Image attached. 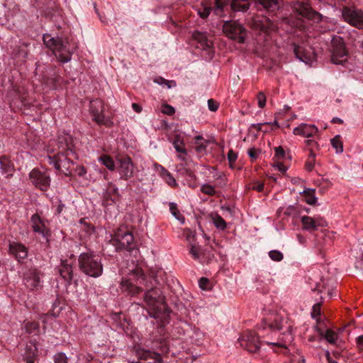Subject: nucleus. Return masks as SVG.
Instances as JSON below:
<instances>
[{
    "label": "nucleus",
    "mask_w": 363,
    "mask_h": 363,
    "mask_svg": "<svg viewBox=\"0 0 363 363\" xmlns=\"http://www.w3.org/2000/svg\"><path fill=\"white\" fill-rule=\"evenodd\" d=\"M129 279H123L121 290L130 296H136L147 289L143 301L147 306L153 311L152 316L162 320V325L169 323V311L164 304V296L160 288L155 286V280L150 276L144 274L143 270L136 267L130 271Z\"/></svg>",
    "instance_id": "nucleus-1"
},
{
    "label": "nucleus",
    "mask_w": 363,
    "mask_h": 363,
    "mask_svg": "<svg viewBox=\"0 0 363 363\" xmlns=\"http://www.w3.org/2000/svg\"><path fill=\"white\" fill-rule=\"evenodd\" d=\"M56 143L57 152L53 155L47 156L48 162L60 173L69 176L74 164L73 158H76L73 138L67 133H63L58 136Z\"/></svg>",
    "instance_id": "nucleus-2"
},
{
    "label": "nucleus",
    "mask_w": 363,
    "mask_h": 363,
    "mask_svg": "<svg viewBox=\"0 0 363 363\" xmlns=\"http://www.w3.org/2000/svg\"><path fill=\"white\" fill-rule=\"evenodd\" d=\"M261 326L264 330L269 329L272 334H277L278 331L284 330L279 334L277 342L266 341L267 345L286 349L287 345L293 341L291 324L289 323L287 318L281 314H273L264 318Z\"/></svg>",
    "instance_id": "nucleus-3"
},
{
    "label": "nucleus",
    "mask_w": 363,
    "mask_h": 363,
    "mask_svg": "<svg viewBox=\"0 0 363 363\" xmlns=\"http://www.w3.org/2000/svg\"><path fill=\"white\" fill-rule=\"evenodd\" d=\"M78 263L79 269L86 275L96 278L103 273L101 258L92 252L80 254Z\"/></svg>",
    "instance_id": "nucleus-4"
},
{
    "label": "nucleus",
    "mask_w": 363,
    "mask_h": 363,
    "mask_svg": "<svg viewBox=\"0 0 363 363\" xmlns=\"http://www.w3.org/2000/svg\"><path fill=\"white\" fill-rule=\"evenodd\" d=\"M45 45L52 50L55 57L62 62L70 61L72 51L69 48L67 39L62 40L60 38L52 37L50 34L43 35Z\"/></svg>",
    "instance_id": "nucleus-5"
},
{
    "label": "nucleus",
    "mask_w": 363,
    "mask_h": 363,
    "mask_svg": "<svg viewBox=\"0 0 363 363\" xmlns=\"http://www.w3.org/2000/svg\"><path fill=\"white\" fill-rule=\"evenodd\" d=\"M111 242L116 250L131 251L135 246L133 233L125 226H121L116 230Z\"/></svg>",
    "instance_id": "nucleus-6"
},
{
    "label": "nucleus",
    "mask_w": 363,
    "mask_h": 363,
    "mask_svg": "<svg viewBox=\"0 0 363 363\" xmlns=\"http://www.w3.org/2000/svg\"><path fill=\"white\" fill-rule=\"evenodd\" d=\"M106 104L99 99L91 100L89 106V113L93 121L98 125L109 126L111 123L110 119L105 116Z\"/></svg>",
    "instance_id": "nucleus-7"
},
{
    "label": "nucleus",
    "mask_w": 363,
    "mask_h": 363,
    "mask_svg": "<svg viewBox=\"0 0 363 363\" xmlns=\"http://www.w3.org/2000/svg\"><path fill=\"white\" fill-rule=\"evenodd\" d=\"M223 32L230 39L243 43L247 36L246 28L236 21H226L223 24Z\"/></svg>",
    "instance_id": "nucleus-8"
},
{
    "label": "nucleus",
    "mask_w": 363,
    "mask_h": 363,
    "mask_svg": "<svg viewBox=\"0 0 363 363\" xmlns=\"http://www.w3.org/2000/svg\"><path fill=\"white\" fill-rule=\"evenodd\" d=\"M116 164L121 179L128 181L135 176L136 167L129 156L117 157Z\"/></svg>",
    "instance_id": "nucleus-9"
},
{
    "label": "nucleus",
    "mask_w": 363,
    "mask_h": 363,
    "mask_svg": "<svg viewBox=\"0 0 363 363\" xmlns=\"http://www.w3.org/2000/svg\"><path fill=\"white\" fill-rule=\"evenodd\" d=\"M30 182L41 191H47L50 186V176L47 170L35 168L29 173Z\"/></svg>",
    "instance_id": "nucleus-10"
},
{
    "label": "nucleus",
    "mask_w": 363,
    "mask_h": 363,
    "mask_svg": "<svg viewBox=\"0 0 363 363\" xmlns=\"http://www.w3.org/2000/svg\"><path fill=\"white\" fill-rule=\"evenodd\" d=\"M332 46L331 61L333 64L343 65L347 61V52L342 39L340 37L333 38Z\"/></svg>",
    "instance_id": "nucleus-11"
},
{
    "label": "nucleus",
    "mask_w": 363,
    "mask_h": 363,
    "mask_svg": "<svg viewBox=\"0 0 363 363\" xmlns=\"http://www.w3.org/2000/svg\"><path fill=\"white\" fill-rule=\"evenodd\" d=\"M293 9L298 14L310 20L319 21L322 18V16L313 10L311 6L304 1L297 0L294 1Z\"/></svg>",
    "instance_id": "nucleus-12"
},
{
    "label": "nucleus",
    "mask_w": 363,
    "mask_h": 363,
    "mask_svg": "<svg viewBox=\"0 0 363 363\" xmlns=\"http://www.w3.org/2000/svg\"><path fill=\"white\" fill-rule=\"evenodd\" d=\"M242 347L249 352H256L260 347V342L257 334L253 331L245 332L238 340Z\"/></svg>",
    "instance_id": "nucleus-13"
},
{
    "label": "nucleus",
    "mask_w": 363,
    "mask_h": 363,
    "mask_svg": "<svg viewBox=\"0 0 363 363\" xmlns=\"http://www.w3.org/2000/svg\"><path fill=\"white\" fill-rule=\"evenodd\" d=\"M342 15L344 20L351 26L363 29V12L361 10L345 7Z\"/></svg>",
    "instance_id": "nucleus-14"
},
{
    "label": "nucleus",
    "mask_w": 363,
    "mask_h": 363,
    "mask_svg": "<svg viewBox=\"0 0 363 363\" xmlns=\"http://www.w3.org/2000/svg\"><path fill=\"white\" fill-rule=\"evenodd\" d=\"M250 25L254 30L262 31L264 33L275 30L276 29V26L269 18L262 16L254 17Z\"/></svg>",
    "instance_id": "nucleus-15"
},
{
    "label": "nucleus",
    "mask_w": 363,
    "mask_h": 363,
    "mask_svg": "<svg viewBox=\"0 0 363 363\" xmlns=\"http://www.w3.org/2000/svg\"><path fill=\"white\" fill-rule=\"evenodd\" d=\"M301 221L303 229L308 232L315 231L319 227L327 226V222L320 216L312 218L308 216H303L301 217Z\"/></svg>",
    "instance_id": "nucleus-16"
},
{
    "label": "nucleus",
    "mask_w": 363,
    "mask_h": 363,
    "mask_svg": "<svg viewBox=\"0 0 363 363\" xmlns=\"http://www.w3.org/2000/svg\"><path fill=\"white\" fill-rule=\"evenodd\" d=\"M30 223L32 229L35 233L41 235L44 238L48 241V238L50 235L49 229L46 227L44 220L37 213L33 214L30 218Z\"/></svg>",
    "instance_id": "nucleus-17"
},
{
    "label": "nucleus",
    "mask_w": 363,
    "mask_h": 363,
    "mask_svg": "<svg viewBox=\"0 0 363 363\" xmlns=\"http://www.w3.org/2000/svg\"><path fill=\"white\" fill-rule=\"evenodd\" d=\"M136 354L139 359L147 361L148 363H162V359L160 354L149 350L138 349Z\"/></svg>",
    "instance_id": "nucleus-18"
},
{
    "label": "nucleus",
    "mask_w": 363,
    "mask_h": 363,
    "mask_svg": "<svg viewBox=\"0 0 363 363\" xmlns=\"http://www.w3.org/2000/svg\"><path fill=\"white\" fill-rule=\"evenodd\" d=\"M9 252L18 262L26 259L28 256L27 248L23 244L18 242H11L9 244Z\"/></svg>",
    "instance_id": "nucleus-19"
},
{
    "label": "nucleus",
    "mask_w": 363,
    "mask_h": 363,
    "mask_svg": "<svg viewBox=\"0 0 363 363\" xmlns=\"http://www.w3.org/2000/svg\"><path fill=\"white\" fill-rule=\"evenodd\" d=\"M294 52L298 59L306 63H309L314 58V53L311 48L306 49L301 45H294Z\"/></svg>",
    "instance_id": "nucleus-20"
},
{
    "label": "nucleus",
    "mask_w": 363,
    "mask_h": 363,
    "mask_svg": "<svg viewBox=\"0 0 363 363\" xmlns=\"http://www.w3.org/2000/svg\"><path fill=\"white\" fill-rule=\"evenodd\" d=\"M294 135L306 138L313 137L318 133V128L314 125L302 123L293 130Z\"/></svg>",
    "instance_id": "nucleus-21"
},
{
    "label": "nucleus",
    "mask_w": 363,
    "mask_h": 363,
    "mask_svg": "<svg viewBox=\"0 0 363 363\" xmlns=\"http://www.w3.org/2000/svg\"><path fill=\"white\" fill-rule=\"evenodd\" d=\"M26 285L28 288L33 290L40 286V273L35 269L30 270L25 278Z\"/></svg>",
    "instance_id": "nucleus-22"
},
{
    "label": "nucleus",
    "mask_w": 363,
    "mask_h": 363,
    "mask_svg": "<svg viewBox=\"0 0 363 363\" xmlns=\"http://www.w3.org/2000/svg\"><path fill=\"white\" fill-rule=\"evenodd\" d=\"M317 331L318 334L325 339L327 342L331 345H337L339 335L337 333L332 330L331 329H327L325 331H323L320 328H317Z\"/></svg>",
    "instance_id": "nucleus-23"
},
{
    "label": "nucleus",
    "mask_w": 363,
    "mask_h": 363,
    "mask_svg": "<svg viewBox=\"0 0 363 363\" xmlns=\"http://www.w3.org/2000/svg\"><path fill=\"white\" fill-rule=\"evenodd\" d=\"M13 170V164L6 157H0V176L7 174L8 176L12 174Z\"/></svg>",
    "instance_id": "nucleus-24"
},
{
    "label": "nucleus",
    "mask_w": 363,
    "mask_h": 363,
    "mask_svg": "<svg viewBox=\"0 0 363 363\" xmlns=\"http://www.w3.org/2000/svg\"><path fill=\"white\" fill-rule=\"evenodd\" d=\"M250 7L249 0H232L231 9L234 11L245 12Z\"/></svg>",
    "instance_id": "nucleus-25"
},
{
    "label": "nucleus",
    "mask_w": 363,
    "mask_h": 363,
    "mask_svg": "<svg viewBox=\"0 0 363 363\" xmlns=\"http://www.w3.org/2000/svg\"><path fill=\"white\" fill-rule=\"evenodd\" d=\"M258 3L263 8L269 11L274 12L279 9V2L277 0H257Z\"/></svg>",
    "instance_id": "nucleus-26"
},
{
    "label": "nucleus",
    "mask_w": 363,
    "mask_h": 363,
    "mask_svg": "<svg viewBox=\"0 0 363 363\" xmlns=\"http://www.w3.org/2000/svg\"><path fill=\"white\" fill-rule=\"evenodd\" d=\"M59 272L65 281H70L72 279V267L70 264L62 262Z\"/></svg>",
    "instance_id": "nucleus-27"
},
{
    "label": "nucleus",
    "mask_w": 363,
    "mask_h": 363,
    "mask_svg": "<svg viewBox=\"0 0 363 363\" xmlns=\"http://www.w3.org/2000/svg\"><path fill=\"white\" fill-rule=\"evenodd\" d=\"M24 329L28 334L37 335L40 333L39 323L35 321H28L24 323Z\"/></svg>",
    "instance_id": "nucleus-28"
},
{
    "label": "nucleus",
    "mask_w": 363,
    "mask_h": 363,
    "mask_svg": "<svg viewBox=\"0 0 363 363\" xmlns=\"http://www.w3.org/2000/svg\"><path fill=\"white\" fill-rule=\"evenodd\" d=\"M208 141L206 140L201 135L195 137V149L197 152L203 153L206 150Z\"/></svg>",
    "instance_id": "nucleus-29"
},
{
    "label": "nucleus",
    "mask_w": 363,
    "mask_h": 363,
    "mask_svg": "<svg viewBox=\"0 0 363 363\" xmlns=\"http://www.w3.org/2000/svg\"><path fill=\"white\" fill-rule=\"evenodd\" d=\"M173 146L176 151L184 155H186L187 152L184 147V143L183 139L181 138L179 135H176L173 140Z\"/></svg>",
    "instance_id": "nucleus-30"
},
{
    "label": "nucleus",
    "mask_w": 363,
    "mask_h": 363,
    "mask_svg": "<svg viewBox=\"0 0 363 363\" xmlns=\"http://www.w3.org/2000/svg\"><path fill=\"white\" fill-rule=\"evenodd\" d=\"M101 162L108 169L113 171L116 169V164L112 157L108 155H102L99 157Z\"/></svg>",
    "instance_id": "nucleus-31"
},
{
    "label": "nucleus",
    "mask_w": 363,
    "mask_h": 363,
    "mask_svg": "<svg viewBox=\"0 0 363 363\" xmlns=\"http://www.w3.org/2000/svg\"><path fill=\"white\" fill-rule=\"evenodd\" d=\"M194 38L197 40L201 45L203 49L210 48L211 42L207 39L206 35L200 32L194 34Z\"/></svg>",
    "instance_id": "nucleus-32"
},
{
    "label": "nucleus",
    "mask_w": 363,
    "mask_h": 363,
    "mask_svg": "<svg viewBox=\"0 0 363 363\" xmlns=\"http://www.w3.org/2000/svg\"><path fill=\"white\" fill-rule=\"evenodd\" d=\"M211 218L213 220V224L216 227L220 230H224L226 228L227 223L225 220L218 213H212L211 215Z\"/></svg>",
    "instance_id": "nucleus-33"
},
{
    "label": "nucleus",
    "mask_w": 363,
    "mask_h": 363,
    "mask_svg": "<svg viewBox=\"0 0 363 363\" xmlns=\"http://www.w3.org/2000/svg\"><path fill=\"white\" fill-rule=\"evenodd\" d=\"M161 168V176L163 177L164 180L171 186H177V182L175 179L172 177V175L164 167L160 166Z\"/></svg>",
    "instance_id": "nucleus-34"
},
{
    "label": "nucleus",
    "mask_w": 363,
    "mask_h": 363,
    "mask_svg": "<svg viewBox=\"0 0 363 363\" xmlns=\"http://www.w3.org/2000/svg\"><path fill=\"white\" fill-rule=\"evenodd\" d=\"M332 146L336 150L337 153H341L343 151V145L340 140V136L336 135L331 140Z\"/></svg>",
    "instance_id": "nucleus-35"
},
{
    "label": "nucleus",
    "mask_w": 363,
    "mask_h": 363,
    "mask_svg": "<svg viewBox=\"0 0 363 363\" xmlns=\"http://www.w3.org/2000/svg\"><path fill=\"white\" fill-rule=\"evenodd\" d=\"M169 209L172 215L179 220H180L182 223H184V216L180 213L179 211L178 210L177 205L175 203H171L169 204Z\"/></svg>",
    "instance_id": "nucleus-36"
},
{
    "label": "nucleus",
    "mask_w": 363,
    "mask_h": 363,
    "mask_svg": "<svg viewBox=\"0 0 363 363\" xmlns=\"http://www.w3.org/2000/svg\"><path fill=\"white\" fill-rule=\"evenodd\" d=\"M315 153L313 152V150L311 149V153L309 154L308 158L306 162V168L308 171H311L315 165Z\"/></svg>",
    "instance_id": "nucleus-37"
},
{
    "label": "nucleus",
    "mask_w": 363,
    "mask_h": 363,
    "mask_svg": "<svg viewBox=\"0 0 363 363\" xmlns=\"http://www.w3.org/2000/svg\"><path fill=\"white\" fill-rule=\"evenodd\" d=\"M269 256L271 259L275 262H280L284 258L283 254L280 251L276 250L269 251Z\"/></svg>",
    "instance_id": "nucleus-38"
},
{
    "label": "nucleus",
    "mask_w": 363,
    "mask_h": 363,
    "mask_svg": "<svg viewBox=\"0 0 363 363\" xmlns=\"http://www.w3.org/2000/svg\"><path fill=\"white\" fill-rule=\"evenodd\" d=\"M201 191L207 195L213 196L216 194V190L213 186L210 184H203L201 188Z\"/></svg>",
    "instance_id": "nucleus-39"
},
{
    "label": "nucleus",
    "mask_w": 363,
    "mask_h": 363,
    "mask_svg": "<svg viewBox=\"0 0 363 363\" xmlns=\"http://www.w3.org/2000/svg\"><path fill=\"white\" fill-rule=\"evenodd\" d=\"M211 11L210 6L202 5V7L198 10V14L202 18H207Z\"/></svg>",
    "instance_id": "nucleus-40"
},
{
    "label": "nucleus",
    "mask_w": 363,
    "mask_h": 363,
    "mask_svg": "<svg viewBox=\"0 0 363 363\" xmlns=\"http://www.w3.org/2000/svg\"><path fill=\"white\" fill-rule=\"evenodd\" d=\"M113 194L116 196H118V189L113 184L109 183L107 192L106 193L104 197L108 199L109 194Z\"/></svg>",
    "instance_id": "nucleus-41"
},
{
    "label": "nucleus",
    "mask_w": 363,
    "mask_h": 363,
    "mask_svg": "<svg viewBox=\"0 0 363 363\" xmlns=\"http://www.w3.org/2000/svg\"><path fill=\"white\" fill-rule=\"evenodd\" d=\"M238 158V155L233 150H230L228 153V160L229 161L230 167L233 168V164L235 163Z\"/></svg>",
    "instance_id": "nucleus-42"
},
{
    "label": "nucleus",
    "mask_w": 363,
    "mask_h": 363,
    "mask_svg": "<svg viewBox=\"0 0 363 363\" xmlns=\"http://www.w3.org/2000/svg\"><path fill=\"white\" fill-rule=\"evenodd\" d=\"M154 82L159 84L167 85L168 88L172 87V84H174V86L175 85V82L174 81H168L162 77H158L155 79Z\"/></svg>",
    "instance_id": "nucleus-43"
},
{
    "label": "nucleus",
    "mask_w": 363,
    "mask_h": 363,
    "mask_svg": "<svg viewBox=\"0 0 363 363\" xmlns=\"http://www.w3.org/2000/svg\"><path fill=\"white\" fill-rule=\"evenodd\" d=\"M55 363H67V357L64 353H57L54 356Z\"/></svg>",
    "instance_id": "nucleus-44"
},
{
    "label": "nucleus",
    "mask_w": 363,
    "mask_h": 363,
    "mask_svg": "<svg viewBox=\"0 0 363 363\" xmlns=\"http://www.w3.org/2000/svg\"><path fill=\"white\" fill-rule=\"evenodd\" d=\"M277 160H283L285 157V151L279 146L275 148V156Z\"/></svg>",
    "instance_id": "nucleus-45"
},
{
    "label": "nucleus",
    "mask_w": 363,
    "mask_h": 363,
    "mask_svg": "<svg viewBox=\"0 0 363 363\" xmlns=\"http://www.w3.org/2000/svg\"><path fill=\"white\" fill-rule=\"evenodd\" d=\"M291 363H305V358L302 354L297 353L292 356Z\"/></svg>",
    "instance_id": "nucleus-46"
},
{
    "label": "nucleus",
    "mask_w": 363,
    "mask_h": 363,
    "mask_svg": "<svg viewBox=\"0 0 363 363\" xmlns=\"http://www.w3.org/2000/svg\"><path fill=\"white\" fill-rule=\"evenodd\" d=\"M190 254L191 255V256L193 257V258L194 259H199V257H200V250L198 247L195 246V245H192L191 249H190V251H189Z\"/></svg>",
    "instance_id": "nucleus-47"
},
{
    "label": "nucleus",
    "mask_w": 363,
    "mask_h": 363,
    "mask_svg": "<svg viewBox=\"0 0 363 363\" xmlns=\"http://www.w3.org/2000/svg\"><path fill=\"white\" fill-rule=\"evenodd\" d=\"M305 143L306 145V146H308L309 147V151L311 152V149H313V152L315 151V149H318V144L316 141H315L314 140H306L305 141Z\"/></svg>",
    "instance_id": "nucleus-48"
},
{
    "label": "nucleus",
    "mask_w": 363,
    "mask_h": 363,
    "mask_svg": "<svg viewBox=\"0 0 363 363\" xmlns=\"http://www.w3.org/2000/svg\"><path fill=\"white\" fill-rule=\"evenodd\" d=\"M258 106L259 108H264L266 104V96L262 92L257 95Z\"/></svg>",
    "instance_id": "nucleus-49"
},
{
    "label": "nucleus",
    "mask_w": 363,
    "mask_h": 363,
    "mask_svg": "<svg viewBox=\"0 0 363 363\" xmlns=\"http://www.w3.org/2000/svg\"><path fill=\"white\" fill-rule=\"evenodd\" d=\"M162 111L164 114L171 116L174 113L175 110L172 106L168 105V104H164L163 106V108H162Z\"/></svg>",
    "instance_id": "nucleus-50"
},
{
    "label": "nucleus",
    "mask_w": 363,
    "mask_h": 363,
    "mask_svg": "<svg viewBox=\"0 0 363 363\" xmlns=\"http://www.w3.org/2000/svg\"><path fill=\"white\" fill-rule=\"evenodd\" d=\"M74 172L79 177H84L87 173L86 169L84 166L77 167L74 169Z\"/></svg>",
    "instance_id": "nucleus-51"
},
{
    "label": "nucleus",
    "mask_w": 363,
    "mask_h": 363,
    "mask_svg": "<svg viewBox=\"0 0 363 363\" xmlns=\"http://www.w3.org/2000/svg\"><path fill=\"white\" fill-rule=\"evenodd\" d=\"M208 106L210 111H216L218 108V104L213 99H211L208 100Z\"/></svg>",
    "instance_id": "nucleus-52"
},
{
    "label": "nucleus",
    "mask_w": 363,
    "mask_h": 363,
    "mask_svg": "<svg viewBox=\"0 0 363 363\" xmlns=\"http://www.w3.org/2000/svg\"><path fill=\"white\" fill-rule=\"evenodd\" d=\"M216 3V7L214 9V11L216 14H219L220 12L223 11V7L224 6V4L223 2V0H215Z\"/></svg>",
    "instance_id": "nucleus-53"
},
{
    "label": "nucleus",
    "mask_w": 363,
    "mask_h": 363,
    "mask_svg": "<svg viewBox=\"0 0 363 363\" xmlns=\"http://www.w3.org/2000/svg\"><path fill=\"white\" fill-rule=\"evenodd\" d=\"M320 314V303H318L313 306V311L311 315L313 318L318 316Z\"/></svg>",
    "instance_id": "nucleus-54"
},
{
    "label": "nucleus",
    "mask_w": 363,
    "mask_h": 363,
    "mask_svg": "<svg viewBox=\"0 0 363 363\" xmlns=\"http://www.w3.org/2000/svg\"><path fill=\"white\" fill-rule=\"evenodd\" d=\"M199 284L201 289L205 290L208 288L209 280L207 278L202 277L199 279Z\"/></svg>",
    "instance_id": "nucleus-55"
},
{
    "label": "nucleus",
    "mask_w": 363,
    "mask_h": 363,
    "mask_svg": "<svg viewBox=\"0 0 363 363\" xmlns=\"http://www.w3.org/2000/svg\"><path fill=\"white\" fill-rule=\"evenodd\" d=\"M252 189L254 190L257 191L258 192H260L264 189V183L261 182H255L252 186Z\"/></svg>",
    "instance_id": "nucleus-56"
},
{
    "label": "nucleus",
    "mask_w": 363,
    "mask_h": 363,
    "mask_svg": "<svg viewBox=\"0 0 363 363\" xmlns=\"http://www.w3.org/2000/svg\"><path fill=\"white\" fill-rule=\"evenodd\" d=\"M311 288L313 291L321 293L323 291V289L325 288V285L320 282H315V286H311Z\"/></svg>",
    "instance_id": "nucleus-57"
},
{
    "label": "nucleus",
    "mask_w": 363,
    "mask_h": 363,
    "mask_svg": "<svg viewBox=\"0 0 363 363\" xmlns=\"http://www.w3.org/2000/svg\"><path fill=\"white\" fill-rule=\"evenodd\" d=\"M268 124H269V123H257V124H253L252 127L259 131L262 130L264 132H267V131H269V130L267 128L262 130V127L267 125Z\"/></svg>",
    "instance_id": "nucleus-58"
},
{
    "label": "nucleus",
    "mask_w": 363,
    "mask_h": 363,
    "mask_svg": "<svg viewBox=\"0 0 363 363\" xmlns=\"http://www.w3.org/2000/svg\"><path fill=\"white\" fill-rule=\"evenodd\" d=\"M274 167L277 168L281 172H284L286 170V167L283 164L282 162H279V160L274 162Z\"/></svg>",
    "instance_id": "nucleus-59"
},
{
    "label": "nucleus",
    "mask_w": 363,
    "mask_h": 363,
    "mask_svg": "<svg viewBox=\"0 0 363 363\" xmlns=\"http://www.w3.org/2000/svg\"><path fill=\"white\" fill-rule=\"evenodd\" d=\"M317 201V198L311 194L307 199H306V202L307 203L310 204V205H313L314 203H315V202Z\"/></svg>",
    "instance_id": "nucleus-60"
},
{
    "label": "nucleus",
    "mask_w": 363,
    "mask_h": 363,
    "mask_svg": "<svg viewBox=\"0 0 363 363\" xmlns=\"http://www.w3.org/2000/svg\"><path fill=\"white\" fill-rule=\"evenodd\" d=\"M356 342L359 348H363V335L357 337Z\"/></svg>",
    "instance_id": "nucleus-61"
},
{
    "label": "nucleus",
    "mask_w": 363,
    "mask_h": 363,
    "mask_svg": "<svg viewBox=\"0 0 363 363\" xmlns=\"http://www.w3.org/2000/svg\"><path fill=\"white\" fill-rule=\"evenodd\" d=\"M132 108L136 112V113H140L142 111V106L140 105H139L138 104H136V103H133L132 104Z\"/></svg>",
    "instance_id": "nucleus-62"
},
{
    "label": "nucleus",
    "mask_w": 363,
    "mask_h": 363,
    "mask_svg": "<svg viewBox=\"0 0 363 363\" xmlns=\"http://www.w3.org/2000/svg\"><path fill=\"white\" fill-rule=\"evenodd\" d=\"M248 155L252 158H257V152L254 148H251L248 150Z\"/></svg>",
    "instance_id": "nucleus-63"
},
{
    "label": "nucleus",
    "mask_w": 363,
    "mask_h": 363,
    "mask_svg": "<svg viewBox=\"0 0 363 363\" xmlns=\"http://www.w3.org/2000/svg\"><path fill=\"white\" fill-rule=\"evenodd\" d=\"M160 345H161V346H160V350H161V352H166L167 351V350H168V349H167V345H166V343H165V342H160Z\"/></svg>",
    "instance_id": "nucleus-64"
}]
</instances>
